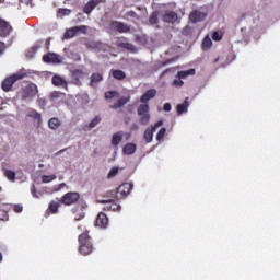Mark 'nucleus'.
<instances>
[{"instance_id": "obj_1", "label": "nucleus", "mask_w": 280, "mask_h": 280, "mask_svg": "<svg viewBox=\"0 0 280 280\" xmlns=\"http://www.w3.org/2000/svg\"><path fill=\"white\" fill-rule=\"evenodd\" d=\"M79 231H83L81 235H79V250L81 255H91L93 253V243H91V237L89 236V230L85 226L80 225Z\"/></svg>"}, {"instance_id": "obj_2", "label": "nucleus", "mask_w": 280, "mask_h": 280, "mask_svg": "<svg viewBox=\"0 0 280 280\" xmlns=\"http://www.w3.org/2000/svg\"><path fill=\"white\" fill-rule=\"evenodd\" d=\"M138 115V124L140 126H148L150 124V105L149 104H141L137 108Z\"/></svg>"}, {"instance_id": "obj_3", "label": "nucleus", "mask_w": 280, "mask_h": 280, "mask_svg": "<svg viewBox=\"0 0 280 280\" xmlns=\"http://www.w3.org/2000/svg\"><path fill=\"white\" fill-rule=\"evenodd\" d=\"M24 75H25V70H21L10 75L9 78L4 79L2 81V90L5 92L12 91V86H14V82H18V80H23Z\"/></svg>"}, {"instance_id": "obj_4", "label": "nucleus", "mask_w": 280, "mask_h": 280, "mask_svg": "<svg viewBox=\"0 0 280 280\" xmlns=\"http://www.w3.org/2000/svg\"><path fill=\"white\" fill-rule=\"evenodd\" d=\"M133 185L130 183H125L120 185L117 190L112 191V196H115L117 200H121V198H126L132 191Z\"/></svg>"}, {"instance_id": "obj_5", "label": "nucleus", "mask_w": 280, "mask_h": 280, "mask_svg": "<svg viewBox=\"0 0 280 280\" xmlns=\"http://www.w3.org/2000/svg\"><path fill=\"white\" fill-rule=\"evenodd\" d=\"M161 126H163V120H160L154 125H151L144 130L143 139L145 143H152V139H154V132L156 131V128H161Z\"/></svg>"}, {"instance_id": "obj_6", "label": "nucleus", "mask_w": 280, "mask_h": 280, "mask_svg": "<svg viewBox=\"0 0 280 280\" xmlns=\"http://www.w3.org/2000/svg\"><path fill=\"white\" fill-rule=\"evenodd\" d=\"M78 200H80V194L75 191H70L65 194L61 197L60 202H62V205L71 206V205H75Z\"/></svg>"}, {"instance_id": "obj_7", "label": "nucleus", "mask_w": 280, "mask_h": 280, "mask_svg": "<svg viewBox=\"0 0 280 280\" xmlns=\"http://www.w3.org/2000/svg\"><path fill=\"white\" fill-rule=\"evenodd\" d=\"M35 95H38V86L36 84L30 83L23 89L22 97L24 100H30V97H35Z\"/></svg>"}, {"instance_id": "obj_8", "label": "nucleus", "mask_w": 280, "mask_h": 280, "mask_svg": "<svg viewBox=\"0 0 280 280\" xmlns=\"http://www.w3.org/2000/svg\"><path fill=\"white\" fill-rule=\"evenodd\" d=\"M44 62H48L51 65H61V62L65 60L62 56L56 54V52H49L47 55H44L43 57Z\"/></svg>"}, {"instance_id": "obj_9", "label": "nucleus", "mask_w": 280, "mask_h": 280, "mask_svg": "<svg viewBox=\"0 0 280 280\" xmlns=\"http://www.w3.org/2000/svg\"><path fill=\"white\" fill-rule=\"evenodd\" d=\"M97 202H103L104 205H107L106 207H104V211H121V206L114 203L115 200H97Z\"/></svg>"}, {"instance_id": "obj_10", "label": "nucleus", "mask_w": 280, "mask_h": 280, "mask_svg": "<svg viewBox=\"0 0 280 280\" xmlns=\"http://www.w3.org/2000/svg\"><path fill=\"white\" fill-rule=\"evenodd\" d=\"M110 30H113V32H119L120 34L129 32L130 27H128V25L121 23V22H113L110 24Z\"/></svg>"}, {"instance_id": "obj_11", "label": "nucleus", "mask_w": 280, "mask_h": 280, "mask_svg": "<svg viewBox=\"0 0 280 280\" xmlns=\"http://www.w3.org/2000/svg\"><path fill=\"white\" fill-rule=\"evenodd\" d=\"M205 19H207V13L205 12L196 10L190 13L191 23H200V21H205Z\"/></svg>"}, {"instance_id": "obj_12", "label": "nucleus", "mask_w": 280, "mask_h": 280, "mask_svg": "<svg viewBox=\"0 0 280 280\" xmlns=\"http://www.w3.org/2000/svg\"><path fill=\"white\" fill-rule=\"evenodd\" d=\"M116 45L122 49H128V51H137V46L128 43L126 39H117Z\"/></svg>"}, {"instance_id": "obj_13", "label": "nucleus", "mask_w": 280, "mask_h": 280, "mask_svg": "<svg viewBox=\"0 0 280 280\" xmlns=\"http://www.w3.org/2000/svg\"><path fill=\"white\" fill-rule=\"evenodd\" d=\"M154 97H156V90L154 89H151V90H148L141 97H140V102L142 104H148V102L150 100H154Z\"/></svg>"}, {"instance_id": "obj_14", "label": "nucleus", "mask_w": 280, "mask_h": 280, "mask_svg": "<svg viewBox=\"0 0 280 280\" xmlns=\"http://www.w3.org/2000/svg\"><path fill=\"white\" fill-rule=\"evenodd\" d=\"M95 224L101 229H106L108 226V217L104 212L98 213Z\"/></svg>"}, {"instance_id": "obj_15", "label": "nucleus", "mask_w": 280, "mask_h": 280, "mask_svg": "<svg viewBox=\"0 0 280 280\" xmlns=\"http://www.w3.org/2000/svg\"><path fill=\"white\" fill-rule=\"evenodd\" d=\"M12 32V26L8 22L0 19V36H8Z\"/></svg>"}, {"instance_id": "obj_16", "label": "nucleus", "mask_w": 280, "mask_h": 280, "mask_svg": "<svg viewBox=\"0 0 280 280\" xmlns=\"http://www.w3.org/2000/svg\"><path fill=\"white\" fill-rule=\"evenodd\" d=\"M12 32V26L8 22L0 19V36H8Z\"/></svg>"}, {"instance_id": "obj_17", "label": "nucleus", "mask_w": 280, "mask_h": 280, "mask_svg": "<svg viewBox=\"0 0 280 280\" xmlns=\"http://www.w3.org/2000/svg\"><path fill=\"white\" fill-rule=\"evenodd\" d=\"M163 21L165 23H176V21H178V14H176V12L167 11L163 15Z\"/></svg>"}, {"instance_id": "obj_18", "label": "nucleus", "mask_w": 280, "mask_h": 280, "mask_svg": "<svg viewBox=\"0 0 280 280\" xmlns=\"http://www.w3.org/2000/svg\"><path fill=\"white\" fill-rule=\"evenodd\" d=\"M121 141H124V131H118L113 135L112 145H114V148H117V145H119V143H121Z\"/></svg>"}, {"instance_id": "obj_19", "label": "nucleus", "mask_w": 280, "mask_h": 280, "mask_svg": "<svg viewBox=\"0 0 280 280\" xmlns=\"http://www.w3.org/2000/svg\"><path fill=\"white\" fill-rule=\"evenodd\" d=\"M52 84L55 86H61L62 89H67V81L60 75L52 77Z\"/></svg>"}, {"instance_id": "obj_20", "label": "nucleus", "mask_w": 280, "mask_h": 280, "mask_svg": "<svg viewBox=\"0 0 280 280\" xmlns=\"http://www.w3.org/2000/svg\"><path fill=\"white\" fill-rule=\"evenodd\" d=\"M122 152H124V154H127V155L135 154V152H137V144H135V143L126 144L122 149Z\"/></svg>"}, {"instance_id": "obj_21", "label": "nucleus", "mask_w": 280, "mask_h": 280, "mask_svg": "<svg viewBox=\"0 0 280 280\" xmlns=\"http://www.w3.org/2000/svg\"><path fill=\"white\" fill-rule=\"evenodd\" d=\"M100 82H102V74L100 73H93L90 78V86H97V84H100Z\"/></svg>"}, {"instance_id": "obj_22", "label": "nucleus", "mask_w": 280, "mask_h": 280, "mask_svg": "<svg viewBox=\"0 0 280 280\" xmlns=\"http://www.w3.org/2000/svg\"><path fill=\"white\" fill-rule=\"evenodd\" d=\"M185 100L184 104L177 105V115H183V113H187V108H189V101Z\"/></svg>"}, {"instance_id": "obj_23", "label": "nucleus", "mask_w": 280, "mask_h": 280, "mask_svg": "<svg viewBox=\"0 0 280 280\" xmlns=\"http://www.w3.org/2000/svg\"><path fill=\"white\" fill-rule=\"evenodd\" d=\"M188 75H196V69H189L186 71H179L177 73V78L184 80V78H187Z\"/></svg>"}, {"instance_id": "obj_24", "label": "nucleus", "mask_w": 280, "mask_h": 280, "mask_svg": "<svg viewBox=\"0 0 280 280\" xmlns=\"http://www.w3.org/2000/svg\"><path fill=\"white\" fill-rule=\"evenodd\" d=\"M72 77L74 78V80H77L75 84L80 85V84H82L80 82V80H82V78H84V72H82V70H73Z\"/></svg>"}, {"instance_id": "obj_25", "label": "nucleus", "mask_w": 280, "mask_h": 280, "mask_svg": "<svg viewBox=\"0 0 280 280\" xmlns=\"http://www.w3.org/2000/svg\"><path fill=\"white\" fill-rule=\"evenodd\" d=\"M128 102H130V97L119 98V101L116 104H114L112 106V108H114V109L121 108V106H126V104H128Z\"/></svg>"}, {"instance_id": "obj_26", "label": "nucleus", "mask_w": 280, "mask_h": 280, "mask_svg": "<svg viewBox=\"0 0 280 280\" xmlns=\"http://www.w3.org/2000/svg\"><path fill=\"white\" fill-rule=\"evenodd\" d=\"M27 117H32L38 124H40V121H43V119L40 118V113H38V112L34 110V109L28 110Z\"/></svg>"}, {"instance_id": "obj_27", "label": "nucleus", "mask_w": 280, "mask_h": 280, "mask_svg": "<svg viewBox=\"0 0 280 280\" xmlns=\"http://www.w3.org/2000/svg\"><path fill=\"white\" fill-rule=\"evenodd\" d=\"M58 126H60V119L54 117L48 120V128H50V130H56Z\"/></svg>"}, {"instance_id": "obj_28", "label": "nucleus", "mask_w": 280, "mask_h": 280, "mask_svg": "<svg viewBox=\"0 0 280 280\" xmlns=\"http://www.w3.org/2000/svg\"><path fill=\"white\" fill-rule=\"evenodd\" d=\"M95 8H97V5L92 2L91 0L85 4L83 11L85 14H91V12H93L95 10Z\"/></svg>"}, {"instance_id": "obj_29", "label": "nucleus", "mask_w": 280, "mask_h": 280, "mask_svg": "<svg viewBox=\"0 0 280 280\" xmlns=\"http://www.w3.org/2000/svg\"><path fill=\"white\" fill-rule=\"evenodd\" d=\"M4 176L10 180L11 183H14L16 180V173L12 170H5Z\"/></svg>"}, {"instance_id": "obj_30", "label": "nucleus", "mask_w": 280, "mask_h": 280, "mask_svg": "<svg viewBox=\"0 0 280 280\" xmlns=\"http://www.w3.org/2000/svg\"><path fill=\"white\" fill-rule=\"evenodd\" d=\"M212 45H213V40H211V38L209 36L203 38L202 47L205 50L211 49Z\"/></svg>"}, {"instance_id": "obj_31", "label": "nucleus", "mask_w": 280, "mask_h": 280, "mask_svg": "<svg viewBox=\"0 0 280 280\" xmlns=\"http://www.w3.org/2000/svg\"><path fill=\"white\" fill-rule=\"evenodd\" d=\"M113 78H115L116 80H124V78H126V73L121 70H114Z\"/></svg>"}, {"instance_id": "obj_32", "label": "nucleus", "mask_w": 280, "mask_h": 280, "mask_svg": "<svg viewBox=\"0 0 280 280\" xmlns=\"http://www.w3.org/2000/svg\"><path fill=\"white\" fill-rule=\"evenodd\" d=\"M149 23L151 25H156L159 23V12H153L152 15L149 19Z\"/></svg>"}, {"instance_id": "obj_33", "label": "nucleus", "mask_w": 280, "mask_h": 280, "mask_svg": "<svg viewBox=\"0 0 280 280\" xmlns=\"http://www.w3.org/2000/svg\"><path fill=\"white\" fill-rule=\"evenodd\" d=\"M77 35H78V33L75 32V28L72 27V28H69V30L65 33L63 37H65V38H73V36H77Z\"/></svg>"}, {"instance_id": "obj_34", "label": "nucleus", "mask_w": 280, "mask_h": 280, "mask_svg": "<svg viewBox=\"0 0 280 280\" xmlns=\"http://www.w3.org/2000/svg\"><path fill=\"white\" fill-rule=\"evenodd\" d=\"M119 174V167L114 166L110 168L107 178H115V176H117Z\"/></svg>"}, {"instance_id": "obj_35", "label": "nucleus", "mask_w": 280, "mask_h": 280, "mask_svg": "<svg viewBox=\"0 0 280 280\" xmlns=\"http://www.w3.org/2000/svg\"><path fill=\"white\" fill-rule=\"evenodd\" d=\"M59 208H60V203H58L56 201H51L49 203V210H50L51 213H56Z\"/></svg>"}, {"instance_id": "obj_36", "label": "nucleus", "mask_w": 280, "mask_h": 280, "mask_svg": "<svg viewBox=\"0 0 280 280\" xmlns=\"http://www.w3.org/2000/svg\"><path fill=\"white\" fill-rule=\"evenodd\" d=\"M102 121V118L100 116H95L91 122L89 124V128H95Z\"/></svg>"}, {"instance_id": "obj_37", "label": "nucleus", "mask_w": 280, "mask_h": 280, "mask_svg": "<svg viewBox=\"0 0 280 280\" xmlns=\"http://www.w3.org/2000/svg\"><path fill=\"white\" fill-rule=\"evenodd\" d=\"M51 180H56V175H43L42 183H51Z\"/></svg>"}, {"instance_id": "obj_38", "label": "nucleus", "mask_w": 280, "mask_h": 280, "mask_svg": "<svg viewBox=\"0 0 280 280\" xmlns=\"http://www.w3.org/2000/svg\"><path fill=\"white\" fill-rule=\"evenodd\" d=\"M63 95L65 94H62V92L55 91L50 93V98L52 100V102H56V100H60V97H62Z\"/></svg>"}, {"instance_id": "obj_39", "label": "nucleus", "mask_w": 280, "mask_h": 280, "mask_svg": "<svg viewBox=\"0 0 280 280\" xmlns=\"http://www.w3.org/2000/svg\"><path fill=\"white\" fill-rule=\"evenodd\" d=\"M165 132H167V129L165 127L160 129V131L156 135L158 141H163V138L165 137Z\"/></svg>"}, {"instance_id": "obj_40", "label": "nucleus", "mask_w": 280, "mask_h": 280, "mask_svg": "<svg viewBox=\"0 0 280 280\" xmlns=\"http://www.w3.org/2000/svg\"><path fill=\"white\" fill-rule=\"evenodd\" d=\"M86 30L88 27L84 25L74 26V31L77 32V34H86Z\"/></svg>"}, {"instance_id": "obj_41", "label": "nucleus", "mask_w": 280, "mask_h": 280, "mask_svg": "<svg viewBox=\"0 0 280 280\" xmlns=\"http://www.w3.org/2000/svg\"><path fill=\"white\" fill-rule=\"evenodd\" d=\"M31 194H32L33 198H40V196H43V194L40 191H36L35 186L32 187Z\"/></svg>"}, {"instance_id": "obj_42", "label": "nucleus", "mask_w": 280, "mask_h": 280, "mask_svg": "<svg viewBox=\"0 0 280 280\" xmlns=\"http://www.w3.org/2000/svg\"><path fill=\"white\" fill-rule=\"evenodd\" d=\"M118 93L116 91L105 93L106 100H113V97H117Z\"/></svg>"}, {"instance_id": "obj_43", "label": "nucleus", "mask_w": 280, "mask_h": 280, "mask_svg": "<svg viewBox=\"0 0 280 280\" xmlns=\"http://www.w3.org/2000/svg\"><path fill=\"white\" fill-rule=\"evenodd\" d=\"M183 84H185V82H183V79L178 77H176V79L173 81L174 86H183Z\"/></svg>"}, {"instance_id": "obj_44", "label": "nucleus", "mask_w": 280, "mask_h": 280, "mask_svg": "<svg viewBox=\"0 0 280 280\" xmlns=\"http://www.w3.org/2000/svg\"><path fill=\"white\" fill-rule=\"evenodd\" d=\"M59 14H61L62 16H69V14H71V10L69 9H59Z\"/></svg>"}, {"instance_id": "obj_45", "label": "nucleus", "mask_w": 280, "mask_h": 280, "mask_svg": "<svg viewBox=\"0 0 280 280\" xmlns=\"http://www.w3.org/2000/svg\"><path fill=\"white\" fill-rule=\"evenodd\" d=\"M212 39L213 40H222V34L220 33V32H214L213 34H212Z\"/></svg>"}, {"instance_id": "obj_46", "label": "nucleus", "mask_w": 280, "mask_h": 280, "mask_svg": "<svg viewBox=\"0 0 280 280\" xmlns=\"http://www.w3.org/2000/svg\"><path fill=\"white\" fill-rule=\"evenodd\" d=\"M129 130L130 132H137V130H139V124L137 122L131 124L129 127Z\"/></svg>"}, {"instance_id": "obj_47", "label": "nucleus", "mask_w": 280, "mask_h": 280, "mask_svg": "<svg viewBox=\"0 0 280 280\" xmlns=\"http://www.w3.org/2000/svg\"><path fill=\"white\" fill-rule=\"evenodd\" d=\"M241 32H245V34H247V36H253V31L248 27L241 28Z\"/></svg>"}, {"instance_id": "obj_48", "label": "nucleus", "mask_w": 280, "mask_h": 280, "mask_svg": "<svg viewBox=\"0 0 280 280\" xmlns=\"http://www.w3.org/2000/svg\"><path fill=\"white\" fill-rule=\"evenodd\" d=\"M14 211H15V213H21L23 211V206H21V205L15 206Z\"/></svg>"}, {"instance_id": "obj_49", "label": "nucleus", "mask_w": 280, "mask_h": 280, "mask_svg": "<svg viewBox=\"0 0 280 280\" xmlns=\"http://www.w3.org/2000/svg\"><path fill=\"white\" fill-rule=\"evenodd\" d=\"M164 110H165L166 113H170V110H172V104L166 103V104L164 105Z\"/></svg>"}, {"instance_id": "obj_50", "label": "nucleus", "mask_w": 280, "mask_h": 280, "mask_svg": "<svg viewBox=\"0 0 280 280\" xmlns=\"http://www.w3.org/2000/svg\"><path fill=\"white\" fill-rule=\"evenodd\" d=\"M39 106H45L47 104V100L45 98H38Z\"/></svg>"}, {"instance_id": "obj_51", "label": "nucleus", "mask_w": 280, "mask_h": 280, "mask_svg": "<svg viewBox=\"0 0 280 280\" xmlns=\"http://www.w3.org/2000/svg\"><path fill=\"white\" fill-rule=\"evenodd\" d=\"M3 51H5V44L0 42V55L3 54Z\"/></svg>"}, {"instance_id": "obj_52", "label": "nucleus", "mask_w": 280, "mask_h": 280, "mask_svg": "<svg viewBox=\"0 0 280 280\" xmlns=\"http://www.w3.org/2000/svg\"><path fill=\"white\" fill-rule=\"evenodd\" d=\"M124 121H125L126 125H128L130 121H132V117L126 116Z\"/></svg>"}, {"instance_id": "obj_53", "label": "nucleus", "mask_w": 280, "mask_h": 280, "mask_svg": "<svg viewBox=\"0 0 280 280\" xmlns=\"http://www.w3.org/2000/svg\"><path fill=\"white\" fill-rule=\"evenodd\" d=\"M92 3L100 5V3H102V0H90Z\"/></svg>"}, {"instance_id": "obj_54", "label": "nucleus", "mask_w": 280, "mask_h": 280, "mask_svg": "<svg viewBox=\"0 0 280 280\" xmlns=\"http://www.w3.org/2000/svg\"><path fill=\"white\" fill-rule=\"evenodd\" d=\"M63 187H67V184L61 183V184L59 185V189H63Z\"/></svg>"}, {"instance_id": "obj_55", "label": "nucleus", "mask_w": 280, "mask_h": 280, "mask_svg": "<svg viewBox=\"0 0 280 280\" xmlns=\"http://www.w3.org/2000/svg\"><path fill=\"white\" fill-rule=\"evenodd\" d=\"M0 261H3V254L0 253Z\"/></svg>"}, {"instance_id": "obj_56", "label": "nucleus", "mask_w": 280, "mask_h": 280, "mask_svg": "<svg viewBox=\"0 0 280 280\" xmlns=\"http://www.w3.org/2000/svg\"><path fill=\"white\" fill-rule=\"evenodd\" d=\"M62 152H65V149H63V150H60V151H59V154H62Z\"/></svg>"}, {"instance_id": "obj_57", "label": "nucleus", "mask_w": 280, "mask_h": 280, "mask_svg": "<svg viewBox=\"0 0 280 280\" xmlns=\"http://www.w3.org/2000/svg\"><path fill=\"white\" fill-rule=\"evenodd\" d=\"M40 45H43V43H39V45L37 46V49L40 47Z\"/></svg>"}, {"instance_id": "obj_58", "label": "nucleus", "mask_w": 280, "mask_h": 280, "mask_svg": "<svg viewBox=\"0 0 280 280\" xmlns=\"http://www.w3.org/2000/svg\"><path fill=\"white\" fill-rule=\"evenodd\" d=\"M220 60V58H217L215 60H214V62H218Z\"/></svg>"}, {"instance_id": "obj_59", "label": "nucleus", "mask_w": 280, "mask_h": 280, "mask_svg": "<svg viewBox=\"0 0 280 280\" xmlns=\"http://www.w3.org/2000/svg\"><path fill=\"white\" fill-rule=\"evenodd\" d=\"M39 167H45V165H43V164H39Z\"/></svg>"}, {"instance_id": "obj_60", "label": "nucleus", "mask_w": 280, "mask_h": 280, "mask_svg": "<svg viewBox=\"0 0 280 280\" xmlns=\"http://www.w3.org/2000/svg\"><path fill=\"white\" fill-rule=\"evenodd\" d=\"M20 1H22V3H25V0H20Z\"/></svg>"}, {"instance_id": "obj_61", "label": "nucleus", "mask_w": 280, "mask_h": 280, "mask_svg": "<svg viewBox=\"0 0 280 280\" xmlns=\"http://www.w3.org/2000/svg\"><path fill=\"white\" fill-rule=\"evenodd\" d=\"M130 137V133L127 135V139Z\"/></svg>"}, {"instance_id": "obj_62", "label": "nucleus", "mask_w": 280, "mask_h": 280, "mask_svg": "<svg viewBox=\"0 0 280 280\" xmlns=\"http://www.w3.org/2000/svg\"><path fill=\"white\" fill-rule=\"evenodd\" d=\"M47 45H49V39H47Z\"/></svg>"}, {"instance_id": "obj_63", "label": "nucleus", "mask_w": 280, "mask_h": 280, "mask_svg": "<svg viewBox=\"0 0 280 280\" xmlns=\"http://www.w3.org/2000/svg\"><path fill=\"white\" fill-rule=\"evenodd\" d=\"M0 3H3V0H0Z\"/></svg>"}]
</instances>
